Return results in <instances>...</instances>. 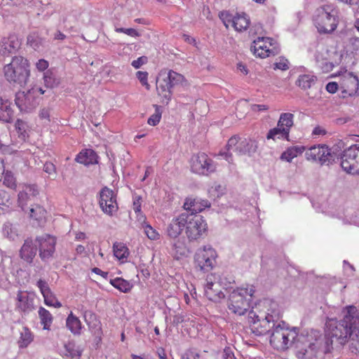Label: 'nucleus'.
I'll return each mask as SVG.
<instances>
[{
  "label": "nucleus",
  "instance_id": "nucleus-1",
  "mask_svg": "<svg viewBox=\"0 0 359 359\" xmlns=\"http://www.w3.org/2000/svg\"><path fill=\"white\" fill-rule=\"evenodd\" d=\"M280 318L278 304L271 299H265L252 307L247 320L251 332L257 336H262L269 333Z\"/></svg>",
  "mask_w": 359,
  "mask_h": 359
},
{
  "label": "nucleus",
  "instance_id": "nucleus-2",
  "mask_svg": "<svg viewBox=\"0 0 359 359\" xmlns=\"http://www.w3.org/2000/svg\"><path fill=\"white\" fill-rule=\"evenodd\" d=\"M346 314L338 321L329 319L326 323V335L335 339L340 344H344L352 337L359 343V313L354 306H346Z\"/></svg>",
  "mask_w": 359,
  "mask_h": 359
},
{
  "label": "nucleus",
  "instance_id": "nucleus-3",
  "mask_svg": "<svg viewBox=\"0 0 359 359\" xmlns=\"http://www.w3.org/2000/svg\"><path fill=\"white\" fill-rule=\"evenodd\" d=\"M339 12L333 4H324L316 8L313 22L320 34H331L339 25Z\"/></svg>",
  "mask_w": 359,
  "mask_h": 359
},
{
  "label": "nucleus",
  "instance_id": "nucleus-4",
  "mask_svg": "<svg viewBox=\"0 0 359 359\" xmlns=\"http://www.w3.org/2000/svg\"><path fill=\"white\" fill-rule=\"evenodd\" d=\"M3 72L8 82L24 86L30 76L29 61L22 56H15L9 64L4 67Z\"/></svg>",
  "mask_w": 359,
  "mask_h": 359
},
{
  "label": "nucleus",
  "instance_id": "nucleus-5",
  "mask_svg": "<svg viewBox=\"0 0 359 359\" xmlns=\"http://www.w3.org/2000/svg\"><path fill=\"white\" fill-rule=\"evenodd\" d=\"M255 292V289L252 285L234 290L229 297V310L235 315H244L250 308Z\"/></svg>",
  "mask_w": 359,
  "mask_h": 359
},
{
  "label": "nucleus",
  "instance_id": "nucleus-6",
  "mask_svg": "<svg viewBox=\"0 0 359 359\" xmlns=\"http://www.w3.org/2000/svg\"><path fill=\"white\" fill-rule=\"evenodd\" d=\"M185 235L189 242L198 241L208 234V224L203 217L186 212Z\"/></svg>",
  "mask_w": 359,
  "mask_h": 359
},
{
  "label": "nucleus",
  "instance_id": "nucleus-7",
  "mask_svg": "<svg viewBox=\"0 0 359 359\" xmlns=\"http://www.w3.org/2000/svg\"><path fill=\"white\" fill-rule=\"evenodd\" d=\"M297 334L288 327L282 326L280 323L273 327L270 337V344L279 351H284L289 348L297 337Z\"/></svg>",
  "mask_w": 359,
  "mask_h": 359
},
{
  "label": "nucleus",
  "instance_id": "nucleus-8",
  "mask_svg": "<svg viewBox=\"0 0 359 359\" xmlns=\"http://www.w3.org/2000/svg\"><path fill=\"white\" fill-rule=\"evenodd\" d=\"M217 257V252L211 246L200 248L194 257L195 267L203 272H208L214 268Z\"/></svg>",
  "mask_w": 359,
  "mask_h": 359
},
{
  "label": "nucleus",
  "instance_id": "nucleus-9",
  "mask_svg": "<svg viewBox=\"0 0 359 359\" xmlns=\"http://www.w3.org/2000/svg\"><path fill=\"white\" fill-rule=\"evenodd\" d=\"M189 165L191 171L198 175L208 176L216 170L214 161L204 152L194 154L190 159Z\"/></svg>",
  "mask_w": 359,
  "mask_h": 359
},
{
  "label": "nucleus",
  "instance_id": "nucleus-10",
  "mask_svg": "<svg viewBox=\"0 0 359 359\" xmlns=\"http://www.w3.org/2000/svg\"><path fill=\"white\" fill-rule=\"evenodd\" d=\"M34 242L39 251V256L42 262H48L53 257L57 243L55 236L49 233H44L36 236Z\"/></svg>",
  "mask_w": 359,
  "mask_h": 359
},
{
  "label": "nucleus",
  "instance_id": "nucleus-11",
  "mask_svg": "<svg viewBox=\"0 0 359 359\" xmlns=\"http://www.w3.org/2000/svg\"><path fill=\"white\" fill-rule=\"evenodd\" d=\"M251 49L253 54L260 58L273 56L279 53L276 43L269 37H258L254 40Z\"/></svg>",
  "mask_w": 359,
  "mask_h": 359
},
{
  "label": "nucleus",
  "instance_id": "nucleus-12",
  "mask_svg": "<svg viewBox=\"0 0 359 359\" xmlns=\"http://www.w3.org/2000/svg\"><path fill=\"white\" fill-rule=\"evenodd\" d=\"M204 286V294L211 302H219L225 297L219 276L215 273L207 276Z\"/></svg>",
  "mask_w": 359,
  "mask_h": 359
},
{
  "label": "nucleus",
  "instance_id": "nucleus-13",
  "mask_svg": "<svg viewBox=\"0 0 359 359\" xmlns=\"http://www.w3.org/2000/svg\"><path fill=\"white\" fill-rule=\"evenodd\" d=\"M339 89L342 97H348L354 95L358 89L359 81L358 77L352 72L344 71L339 73Z\"/></svg>",
  "mask_w": 359,
  "mask_h": 359
},
{
  "label": "nucleus",
  "instance_id": "nucleus-14",
  "mask_svg": "<svg viewBox=\"0 0 359 359\" xmlns=\"http://www.w3.org/2000/svg\"><path fill=\"white\" fill-rule=\"evenodd\" d=\"M99 204L102 210L109 216L114 215L118 209L116 194L107 187L101 190Z\"/></svg>",
  "mask_w": 359,
  "mask_h": 359
},
{
  "label": "nucleus",
  "instance_id": "nucleus-15",
  "mask_svg": "<svg viewBox=\"0 0 359 359\" xmlns=\"http://www.w3.org/2000/svg\"><path fill=\"white\" fill-rule=\"evenodd\" d=\"M308 161H318L321 164L329 162L331 159V151L325 144L311 147L305 153Z\"/></svg>",
  "mask_w": 359,
  "mask_h": 359
},
{
  "label": "nucleus",
  "instance_id": "nucleus-16",
  "mask_svg": "<svg viewBox=\"0 0 359 359\" xmlns=\"http://www.w3.org/2000/svg\"><path fill=\"white\" fill-rule=\"evenodd\" d=\"M34 309V298L27 291L19 290L15 298V310L28 314Z\"/></svg>",
  "mask_w": 359,
  "mask_h": 359
},
{
  "label": "nucleus",
  "instance_id": "nucleus-17",
  "mask_svg": "<svg viewBox=\"0 0 359 359\" xmlns=\"http://www.w3.org/2000/svg\"><path fill=\"white\" fill-rule=\"evenodd\" d=\"M186 212L181 213L178 216L173 217L168 224L166 229L167 236L172 239L178 238L183 231H185L186 226Z\"/></svg>",
  "mask_w": 359,
  "mask_h": 359
},
{
  "label": "nucleus",
  "instance_id": "nucleus-18",
  "mask_svg": "<svg viewBox=\"0 0 359 359\" xmlns=\"http://www.w3.org/2000/svg\"><path fill=\"white\" fill-rule=\"evenodd\" d=\"M36 286L39 287L41 294L43 295L46 305L57 309L62 306V304L58 301L55 294L51 291L46 281L39 279L36 283Z\"/></svg>",
  "mask_w": 359,
  "mask_h": 359
},
{
  "label": "nucleus",
  "instance_id": "nucleus-19",
  "mask_svg": "<svg viewBox=\"0 0 359 359\" xmlns=\"http://www.w3.org/2000/svg\"><path fill=\"white\" fill-rule=\"evenodd\" d=\"M210 207V203L209 201L192 197L187 198L183 205V208L186 210L191 212V214L196 215H198V213Z\"/></svg>",
  "mask_w": 359,
  "mask_h": 359
},
{
  "label": "nucleus",
  "instance_id": "nucleus-20",
  "mask_svg": "<svg viewBox=\"0 0 359 359\" xmlns=\"http://www.w3.org/2000/svg\"><path fill=\"white\" fill-rule=\"evenodd\" d=\"M21 43L18 36L15 34H11L8 37L2 39L0 46L1 51L3 55H9L15 53L20 48Z\"/></svg>",
  "mask_w": 359,
  "mask_h": 359
},
{
  "label": "nucleus",
  "instance_id": "nucleus-21",
  "mask_svg": "<svg viewBox=\"0 0 359 359\" xmlns=\"http://www.w3.org/2000/svg\"><path fill=\"white\" fill-rule=\"evenodd\" d=\"M37 248L31 238L25 241L20 250V257L28 264H32L36 254Z\"/></svg>",
  "mask_w": 359,
  "mask_h": 359
},
{
  "label": "nucleus",
  "instance_id": "nucleus-22",
  "mask_svg": "<svg viewBox=\"0 0 359 359\" xmlns=\"http://www.w3.org/2000/svg\"><path fill=\"white\" fill-rule=\"evenodd\" d=\"M353 152L351 146L343 151L341 156V166L342 169L349 174H359V168H355L356 161L354 158H348V155Z\"/></svg>",
  "mask_w": 359,
  "mask_h": 359
},
{
  "label": "nucleus",
  "instance_id": "nucleus-23",
  "mask_svg": "<svg viewBox=\"0 0 359 359\" xmlns=\"http://www.w3.org/2000/svg\"><path fill=\"white\" fill-rule=\"evenodd\" d=\"M83 350L74 341H69L64 344L61 355L65 359H80Z\"/></svg>",
  "mask_w": 359,
  "mask_h": 359
},
{
  "label": "nucleus",
  "instance_id": "nucleus-24",
  "mask_svg": "<svg viewBox=\"0 0 359 359\" xmlns=\"http://www.w3.org/2000/svg\"><path fill=\"white\" fill-rule=\"evenodd\" d=\"M172 86L168 79L165 77L158 80L156 83V90L158 95L161 97L163 103L168 104L172 97Z\"/></svg>",
  "mask_w": 359,
  "mask_h": 359
},
{
  "label": "nucleus",
  "instance_id": "nucleus-25",
  "mask_svg": "<svg viewBox=\"0 0 359 359\" xmlns=\"http://www.w3.org/2000/svg\"><path fill=\"white\" fill-rule=\"evenodd\" d=\"M14 114L12 102L7 99L0 97V121L10 123L13 121Z\"/></svg>",
  "mask_w": 359,
  "mask_h": 359
},
{
  "label": "nucleus",
  "instance_id": "nucleus-26",
  "mask_svg": "<svg viewBox=\"0 0 359 359\" xmlns=\"http://www.w3.org/2000/svg\"><path fill=\"white\" fill-rule=\"evenodd\" d=\"M39 194L38 189L36 186L26 184L24 186L23 189L18 194V203L19 205L24 208L27 205L28 201L29 200L30 196H36Z\"/></svg>",
  "mask_w": 359,
  "mask_h": 359
},
{
  "label": "nucleus",
  "instance_id": "nucleus-27",
  "mask_svg": "<svg viewBox=\"0 0 359 359\" xmlns=\"http://www.w3.org/2000/svg\"><path fill=\"white\" fill-rule=\"evenodd\" d=\"M75 160L83 165L95 164L97 163V155L93 149H86L76 155Z\"/></svg>",
  "mask_w": 359,
  "mask_h": 359
},
{
  "label": "nucleus",
  "instance_id": "nucleus-28",
  "mask_svg": "<svg viewBox=\"0 0 359 359\" xmlns=\"http://www.w3.org/2000/svg\"><path fill=\"white\" fill-rule=\"evenodd\" d=\"M258 147V142L255 140L245 139L241 140L238 147H235L237 151V154H251L255 153Z\"/></svg>",
  "mask_w": 359,
  "mask_h": 359
},
{
  "label": "nucleus",
  "instance_id": "nucleus-29",
  "mask_svg": "<svg viewBox=\"0 0 359 359\" xmlns=\"http://www.w3.org/2000/svg\"><path fill=\"white\" fill-rule=\"evenodd\" d=\"M113 252L115 257L121 263H126L130 255V251L126 245L121 242H115L113 244Z\"/></svg>",
  "mask_w": 359,
  "mask_h": 359
},
{
  "label": "nucleus",
  "instance_id": "nucleus-30",
  "mask_svg": "<svg viewBox=\"0 0 359 359\" xmlns=\"http://www.w3.org/2000/svg\"><path fill=\"white\" fill-rule=\"evenodd\" d=\"M250 24V19L245 13L236 14L232 19V26L238 32L245 31Z\"/></svg>",
  "mask_w": 359,
  "mask_h": 359
},
{
  "label": "nucleus",
  "instance_id": "nucleus-31",
  "mask_svg": "<svg viewBox=\"0 0 359 359\" xmlns=\"http://www.w3.org/2000/svg\"><path fill=\"white\" fill-rule=\"evenodd\" d=\"M305 151V147L304 146H292L285 151H284L281 156L280 159L287 162H291L292 159L301 155Z\"/></svg>",
  "mask_w": 359,
  "mask_h": 359
},
{
  "label": "nucleus",
  "instance_id": "nucleus-32",
  "mask_svg": "<svg viewBox=\"0 0 359 359\" xmlns=\"http://www.w3.org/2000/svg\"><path fill=\"white\" fill-rule=\"evenodd\" d=\"M266 137L267 140H273V141L276 140L290 141V133L283 128L277 126L268 131Z\"/></svg>",
  "mask_w": 359,
  "mask_h": 359
},
{
  "label": "nucleus",
  "instance_id": "nucleus-33",
  "mask_svg": "<svg viewBox=\"0 0 359 359\" xmlns=\"http://www.w3.org/2000/svg\"><path fill=\"white\" fill-rule=\"evenodd\" d=\"M34 340V334L27 327H23L20 332V337L18 340L19 348H27Z\"/></svg>",
  "mask_w": 359,
  "mask_h": 359
},
{
  "label": "nucleus",
  "instance_id": "nucleus-34",
  "mask_svg": "<svg viewBox=\"0 0 359 359\" xmlns=\"http://www.w3.org/2000/svg\"><path fill=\"white\" fill-rule=\"evenodd\" d=\"M294 115L290 112L281 113L278 121V126L283 128L289 133L294 126Z\"/></svg>",
  "mask_w": 359,
  "mask_h": 359
},
{
  "label": "nucleus",
  "instance_id": "nucleus-35",
  "mask_svg": "<svg viewBox=\"0 0 359 359\" xmlns=\"http://www.w3.org/2000/svg\"><path fill=\"white\" fill-rule=\"evenodd\" d=\"M241 139L238 135H233L227 142L226 148L228 152H222L220 151L219 155L223 156L226 161H230L231 160L232 155L231 153H229L230 151H233L237 154V151L235 149V147H238L239 146V143L241 142Z\"/></svg>",
  "mask_w": 359,
  "mask_h": 359
},
{
  "label": "nucleus",
  "instance_id": "nucleus-36",
  "mask_svg": "<svg viewBox=\"0 0 359 359\" xmlns=\"http://www.w3.org/2000/svg\"><path fill=\"white\" fill-rule=\"evenodd\" d=\"M189 250L184 241L177 240L172 246V252L176 259H180L187 255Z\"/></svg>",
  "mask_w": 359,
  "mask_h": 359
},
{
  "label": "nucleus",
  "instance_id": "nucleus-37",
  "mask_svg": "<svg viewBox=\"0 0 359 359\" xmlns=\"http://www.w3.org/2000/svg\"><path fill=\"white\" fill-rule=\"evenodd\" d=\"M324 55H328V51L318 53L316 55V62L322 71L327 73L332 71L334 65L333 62L329 60L327 57H324Z\"/></svg>",
  "mask_w": 359,
  "mask_h": 359
},
{
  "label": "nucleus",
  "instance_id": "nucleus-38",
  "mask_svg": "<svg viewBox=\"0 0 359 359\" xmlns=\"http://www.w3.org/2000/svg\"><path fill=\"white\" fill-rule=\"evenodd\" d=\"M67 328L74 334H79L82 328L81 320L71 311L66 320Z\"/></svg>",
  "mask_w": 359,
  "mask_h": 359
},
{
  "label": "nucleus",
  "instance_id": "nucleus-39",
  "mask_svg": "<svg viewBox=\"0 0 359 359\" xmlns=\"http://www.w3.org/2000/svg\"><path fill=\"white\" fill-rule=\"evenodd\" d=\"M109 283L115 288L124 293L130 292L133 288V284L122 278L111 279Z\"/></svg>",
  "mask_w": 359,
  "mask_h": 359
},
{
  "label": "nucleus",
  "instance_id": "nucleus-40",
  "mask_svg": "<svg viewBox=\"0 0 359 359\" xmlns=\"http://www.w3.org/2000/svg\"><path fill=\"white\" fill-rule=\"evenodd\" d=\"M316 77L309 74L300 75L296 81V84L304 90L310 88L315 84Z\"/></svg>",
  "mask_w": 359,
  "mask_h": 359
},
{
  "label": "nucleus",
  "instance_id": "nucleus-41",
  "mask_svg": "<svg viewBox=\"0 0 359 359\" xmlns=\"http://www.w3.org/2000/svg\"><path fill=\"white\" fill-rule=\"evenodd\" d=\"M39 316L41 323L44 330H50V327L53 323V316L51 313L45 308L40 307L39 309Z\"/></svg>",
  "mask_w": 359,
  "mask_h": 359
},
{
  "label": "nucleus",
  "instance_id": "nucleus-42",
  "mask_svg": "<svg viewBox=\"0 0 359 359\" xmlns=\"http://www.w3.org/2000/svg\"><path fill=\"white\" fill-rule=\"evenodd\" d=\"M161 76H165V79L169 81L170 84L172 87L182 83L184 81V76L173 70H169L167 73L165 72H161Z\"/></svg>",
  "mask_w": 359,
  "mask_h": 359
},
{
  "label": "nucleus",
  "instance_id": "nucleus-43",
  "mask_svg": "<svg viewBox=\"0 0 359 359\" xmlns=\"http://www.w3.org/2000/svg\"><path fill=\"white\" fill-rule=\"evenodd\" d=\"M11 205L10 194L4 190H0V215L8 212Z\"/></svg>",
  "mask_w": 359,
  "mask_h": 359
},
{
  "label": "nucleus",
  "instance_id": "nucleus-44",
  "mask_svg": "<svg viewBox=\"0 0 359 359\" xmlns=\"http://www.w3.org/2000/svg\"><path fill=\"white\" fill-rule=\"evenodd\" d=\"M3 184L7 188L15 190L18 187L16 177L14 174L10 170H4V172Z\"/></svg>",
  "mask_w": 359,
  "mask_h": 359
},
{
  "label": "nucleus",
  "instance_id": "nucleus-45",
  "mask_svg": "<svg viewBox=\"0 0 359 359\" xmlns=\"http://www.w3.org/2000/svg\"><path fill=\"white\" fill-rule=\"evenodd\" d=\"M29 215L38 222L44 221L46 215V210L41 205H36L30 209Z\"/></svg>",
  "mask_w": 359,
  "mask_h": 359
},
{
  "label": "nucleus",
  "instance_id": "nucleus-46",
  "mask_svg": "<svg viewBox=\"0 0 359 359\" xmlns=\"http://www.w3.org/2000/svg\"><path fill=\"white\" fill-rule=\"evenodd\" d=\"M31 91L29 90L27 93L24 92H19L16 95L15 104L20 110L26 109L27 104H29V97Z\"/></svg>",
  "mask_w": 359,
  "mask_h": 359
},
{
  "label": "nucleus",
  "instance_id": "nucleus-47",
  "mask_svg": "<svg viewBox=\"0 0 359 359\" xmlns=\"http://www.w3.org/2000/svg\"><path fill=\"white\" fill-rule=\"evenodd\" d=\"M142 228L144 229V232L147 237L151 241H157L160 239L161 235L159 232L154 229L149 224L147 223L144 219V222L142 224Z\"/></svg>",
  "mask_w": 359,
  "mask_h": 359
},
{
  "label": "nucleus",
  "instance_id": "nucleus-48",
  "mask_svg": "<svg viewBox=\"0 0 359 359\" xmlns=\"http://www.w3.org/2000/svg\"><path fill=\"white\" fill-rule=\"evenodd\" d=\"M154 107L155 108V112L151 115L147 120V123L152 126L158 125L162 116V111L161 109V107L157 104H154Z\"/></svg>",
  "mask_w": 359,
  "mask_h": 359
},
{
  "label": "nucleus",
  "instance_id": "nucleus-49",
  "mask_svg": "<svg viewBox=\"0 0 359 359\" xmlns=\"http://www.w3.org/2000/svg\"><path fill=\"white\" fill-rule=\"evenodd\" d=\"M43 42V39L40 37L37 32H32L27 36V44L36 49L38 48Z\"/></svg>",
  "mask_w": 359,
  "mask_h": 359
},
{
  "label": "nucleus",
  "instance_id": "nucleus-50",
  "mask_svg": "<svg viewBox=\"0 0 359 359\" xmlns=\"http://www.w3.org/2000/svg\"><path fill=\"white\" fill-rule=\"evenodd\" d=\"M224 187L218 184H214L209 189V194L211 197L219 198L224 194Z\"/></svg>",
  "mask_w": 359,
  "mask_h": 359
},
{
  "label": "nucleus",
  "instance_id": "nucleus-51",
  "mask_svg": "<svg viewBox=\"0 0 359 359\" xmlns=\"http://www.w3.org/2000/svg\"><path fill=\"white\" fill-rule=\"evenodd\" d=\"M142 197L140 196H136L133 198V209L135 212L137 214V217L141 215L144 217V220L146 219L145 217H144L142 214Z\"/></svg>",
  "mask_w": 359,
  "mask_h": 359
},
{
  "label": "nucleus",
  "instance_id": "nucleus-52",
  "mask_svg": "<svg viewBox=\"0 0 359 359\" xmlns=\"http://www.w3.org/2000/svg\"><path fill=\"white\" fill-rule=\"evenodd\" d=\"M136 76L147 90H150V85L148 83V73L147 72L138 71L136 73Z\"/></svg>",
  "mask_w": 359,
  "mask_h": 359
},
{
  "label": "nucleus",
  "instance_id": "nucleus-53",
  "mask_svg": "<svg viewBox=\"0 0 359 359\" xmlns=\"http://www.w3.org/2000/svg\"><path fill=\"white\" fill-rule=\"evenodd\" d=\"M274 69L287 70L289 69V62L285 57H279L273 64Z\"/></svg>",
  "mask_w": 359,
  "mask_h": 359
},
{
  "label": "nucleus",
  "instance_id": "nucleus-54",
  "mask_svg": "<svg viewBox=\"0 0 359 359\" xmlns=\"http://www.w3.org/2000/svg\"><path fill=\"white\" fill-rule=\"evenodd\" d=\"M353 152L348 155V158H354L356 161L355 168H359V144L351 145Z\"/></svg>",
  "mask_w": 359,
  "mask_h": 359
},
{
  "label": "nucleus",
  "instance_id": "nucleus-55",
  "mask_svg": "<svg viewBox=\"0 0 359 359\" xmlns=\"http://www.w3.org/2000/svg\"><path fill=\"white\" fill-rule=\"evenodd\" d=\"M52 76L53 73L50 70L46 71L43 74L44 83L47 87L53 88L55 85V79Z\"/></svg>",
  "mask_w": 359,
  "mask_h": 359
},
{
  "label": "nucleus",
  "instance_id": "nucleus-56",
  "mask_svg": "<svg viewBox=\"0 0 359 359\" xmlns=\"http://www.w3.org/2000/svg\"><path fill=\"white\" fill-rule=\"evenodd\" d=\"M115 31L118 33H124L128 36L137 37L140 34L133 28H116Z\"/></svg>",
  "mask_w": 359,
  "mask_h": 359
},
{
  "label": "nucleus",
  "instance_id": "nucleus-57",
  "mask_svg": "<svg viewBox=\"0 0 359 359\" xmlns=\"http://www.w3.org/2000/svg\"><path fill=\"white\" fill-rule=\"evenodd\" d=\"M43 170L49 175L55 177L56 176V168L55 165L51 162H46L43 165Z\"/></svg>",
  "mask_w": 359,
  "mask_h": 359
},
{
  "label": "nucleus",
  "instance_id": "nucleus-58",
  "mask_svg": "<svg viewBox=\"0 0 359 359\" xmlns=\"http://www.w3.org/2000/svg\"><path fill=\"white\" fill-rule=\"evenodd\" d=\"M147 62V57L146 56H141L138 57L137 60H135L132 62V66L135 69L140 68L143 65Z\"/></svg>",
  "mask_w": 359,
  "mask_h": 359
},
{
  "label": "nucleus",
  "instance_id": "nucleus-59",
  "mask_svg": "<svg viewBox=\"0 0 359 359\" xmlns=\"http://www.w3.org/2000/svg\"><path fill=\"white\" fill-rule=\"evenodd\" d=\"M48 62L44 59H40L36 63V67L39 72H44L48 68Z\"/></svg>",
  "mask_w": 359,
  "mask_h": 359
},
{
  "label": "nucleus",
  "instance_id": "nucleus-60",
  "mask_svg": "<svg viewBox=\"0 0 359 359\" xmlns=\"http://www.w3.org/2000/svg\"><path fill=\"white\" fill-rule=\"evenodd\" d=\"M325 89L328 93L334 94L339 89V82H329L326 85Z\"/></svg>",
  "mask_w": 359,
  "mask_h": 359
},
{
  "label": "nucleus",
  "instance_id": "nucleus-61",
  "mask_svg": "<svg viewBox=\"0 0 359 359\" xmlns=\"http://www.w3.org/2000/svg\"><path fill=\"white\" fill-rule=\"evenodd\" d=\"M250 109L252 111L259 112L267 111L269 109V107L266 104H252Z\"/></svg>",
  "mask_w": 359,
  "mask_h": 359
},
{
  "label": "nucleus",
  "instance_id": "nucleus-62",
  "mask_svg": "<svg viewBox=\"0 0 359 359\" xmlns=\"http://www.w3.org/2000/svg\"><path fill=\"white\" fill-rule=\"evenodd\" d=\"M39 117L41 119H45L48 122L50 121V109H42L39 112Z\"/></svg>",
  "mask_w": 359,
  "mask_h": 359
},
{
  "label": "nucleus",
  "instance_id": "nucleus-63",
  "mask_svg": "<svg viewBox=\"0 0 359 359\" xmlns=\"http://www.w3.org/2000/svg\"><path fill=\"white\" fill-rule=\"evenodd\" d=\"M326 130L323 128L318 126L314 128L312 132V135L315 136L324 135L326 134Z\"/></svg>",
  "mask_w": 359,
  "mask_h": 359
},
{
  "label": "nucleus",
  "instance_id": "nucleus-64",
  "mask_svg": "<svg viewBox=\"0 0 359 359\" xmlns=\"http://www.w3.org/2000/svg\"><path fill=\"white\" fill-rule=\"evenodd\" d=\"M237 69L243 75H247L248 74V69L247 67L242 62L238 63Z\"/></svg>",
  "mask_w": 359,
  "mask_h": 359
}]
</instances>
